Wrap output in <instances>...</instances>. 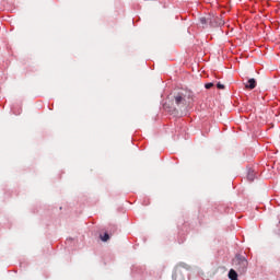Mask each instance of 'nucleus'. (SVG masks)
Masks as SVG:
<instances>
[{
    "mask_svg": "<svg viewBox=\"0 0 280 280\" xmlns=\"http://www.w3.org/2000/svg\"><path fill=\"white\" fill-rule=\"evenodd\" d=\"M232 262L234 265V269H236V271H238V273H241V275L246 273V269L248 268V261H246V258L244 256L236 255V257H234Z\"/></svg>",
    "mask_w": 280,
    "mask_h": 280,
    "instance_id": "f257e3e1",
    "label": "nucleus"
},
{
    "mask_svg": "<svg viewBox=\"0 0 280 280\" xmlns=\"http://www.w3.org/2000/svg\"><path fill=\"white\" fill-rule=\"evenodd\" d=\"M189 93L188 92H182V93H177L176 95H174V104H176V106L183 108L187 105V95Z\"/></svg>",
    "mask_w": 280,
    "mask_h": 280,
    "instance_id": "f03ea898",
    "label": "nucleus"
},
{
    "mask_svg": "<svg viewBox=\"0 0 280 280\" xmlns=\"http://www.w3.org/2000/svg\"><path fill=\"white\" fill-rule=\"evenodd\" d=\"M209 25H211V27H218L224 25V22L220 18H212L209 20Z\"/></svg>",
    "mask_w": 280,
    "mask_h": 280,
    "instance_id": "7ed1b4c3",
    "label": "nucleus"
},
{
    "mask_svg": "<svg viewBox=\"0 0 280 280\" xmlns=\"http://www.w3.org/2000/svg\"><path fill=\"white\" fill-rule=\"evenodd\" d=\"M255 86H257V81L255 79H248V81L245 84L246 90H254Z\"/></svg>",
    "mask_w": 280,
    "mask_h": 280,
    "instance_id": "20e7f679",
    "label": "nucleus"
},
{
    "mask_svg": "<svg viewBox=\"0 0 280 280\" xmlns=\"http://www.w3.org/2000/svg\"><path fill=\"white\" fill-rule=\"evenodd\" d=\"M228 279L238 280V275L236 273V271H234V269H230V271L228 272Z\"/></svg>",
    "mask_w": 280,
    "mask_h": 280,
    "instance_id": "39448f33",
    "label": "nucleus"
},
{
    "mask_svg": "<svg viewBox=\"0 0 280 280\" xmlns=\"http://www.w3.org/2000/svg\"><path fill=\"white\" fill-rule=\"evenodd\" d=\"M246 179L248 182L255 180V171H248V173L246 174Z\"/></svg>",
    "mask_w": 280,
    "mask_h": 280,
    "instance_id": "423d86ee",
    "label": "nucleus"
},
{
    "mask_svg": "<svg viewBox=\"0 0 280 280\" xmlns=\"http://www.w3.org/2000/svg\"><path fill=\"white\" fill-rule=\"evenodd\" d=\"M100 240L102 242H108V240H110V236L108 235V233H104V235H100Z\"/></svg>",
    "mask_w": 280,
    "mask_h": 280,
    "instance_id": "0eeeda50",
    "label": "nucleus"
},
{
    "mask_svg": "<svg viewBox=\"0 0 280 280\" xmlns=\"http://www.w3.org/2000/svg\"><path fill=\"white\" fill-rule=\"evenodd\" d=\"M209 21H211V19H207V18L199 19V22L201 23V25H206L207 23H209Z\"/></svg>",
    "mask_w": 280,
    "mask_h": 280,
    "instance_id": "6e6552de",
    "label": "nucleus"
},
{
    "mask_svg": "<svg viewBox=\"0 0 280 280\" xmlns=\"http://www.w3.org/2000/svg\"><path fill=\"white\" fill-rule=\"evenodd\" d=\"M215 86L218 88V90H224L225 89L224 84H222V83H218Z\"/></svg>",
    "mask_w": 280,
    "mask_h": 280,
    "instance_id": "1a4fd4ad",
    "label": "nucleus"
},
{
    "mask_svg": "<svg viewBox=\"0 0 280 280\" xmlns=\"http://www.w3.org/2000/svg\"><path fill=\"white\" fill-rule=\"evenodd\" d=\"M211 88H213V83L206 84V90H210Z\"/></svg>",
    "mask_w": 280,
    "mask_h": 280,
    "instance_id": "9d476101",
    "label": "nucleus"
}]
</instances>
